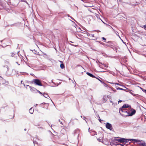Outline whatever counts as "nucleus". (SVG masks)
I'll list each match as a JSON object with an SVG mask.
<instances>
[{
    "instance_id": "f257e3e1",
    "label": "nucleus",
    "mask_w": 146,
    "mask_h": 146,
    "mask_svg": "<svg viewBox=\"0 0 146 146\" xmlns=\"http://www.w3.org/2000/svg\"><path fill=\"white\" fill-rule=\"evenodd\" d=\"M132 111L130 113V112L127 111V110H119V112L123 116L127 117L132 116L135 114L136 113V111L133 109H132Z\"/></svg>"
},
{
    "instance_id": "f03ea898",
    "label": "nucleus",
    "mask_w": 146,
    "mask_h": 146,
    "mask_svg": "<svg viewBox=\"0 0 146 146\" xmlns=\"http://www.w3.org/2000/svg\"><path fill=\"white\" fill-rule=\"evenodd\" d=\"M134 141L135 142L138 143L137 144V146H146V144L144 141H141L140 140L134 139L130 140Z\"/></svg>"
},
{
    "instance_id": "7ed1b4c3",
    "label": "nucleus",
    "mask_w": 146,
    "mask_h": 146,
    "mask_svg": "<svg viewBox=\"0 0 146 146\" xmlns=\"http://www.w3.org/2000/svg\"><path fill=\"white\" fill-rule=\"evenodd\" d=\"M32 83H34L35 85L39 86H42V84L41 81L38 79H34L32 81Z\"/></svg>"
},
{
    "instance_id": "20e7f679",
    "label": "nucleus",
    "mask_w": 146,
    "mask_h": 146,
    "mask_svg": "<svg viewBox=\"0 0 146 146\" xmlns=\"http://www.w3.org/2000/svg\"><path fill=\"white\" fill-rule=\"evenodd\" d=\"M95 31H92L90 33H88V36L92 38V39H94L96 38L95 36H94V34L93 33V32H95Z\"/></svg>"
},
{
    "instance_id": "39448f33",
    "label": "nucleus",
    "mask_w": 146,
    "mask_h": 146,
    "mask_svg": "<svg viewBox=\"0 0 146 146\" xmlns=\"http://www.w3.org/2000/svg\"><path fill=\"white\" fill-rule=\"evenodd\" d=\"M106 127L111 131L112 129V127L111 125L109 123H107L106 125Z\"/></svg>"
},
{
    "instance_id": "423d86ee",
    "label": "nucleus",
    "mask_w": 146,
    "mask_h": 146,
    "mask_svg": "<svg viewBox=\"0 0 146 146\" xmlns=\"http://www.w3.org/2000/svg\"><path fill=\"white\" fill-rule=\"evenodd\" d=\"M127 140V139L124 138H121L120 139H118L117 141L120 143H123L127 142L128 141V140Z\"/></svg>"
},
{
    "instance_id": "0eeeda50",
    "label": "nucleus",
    "mask_w": 146,
    "mask_h": 146,
    "mask_svg": "<svg viewBox=\"0 0 146 146\" xmlns=\"http://www.w3.org/2000/svg\"><path fill=\"white\" fill-rule=\"evenodd\" d=\"M129 106L128 104H124L119 109V110H127L126 108H129Z\"/></svg>"
},
{
    "instance_id": "6e6552de",
    "label": "nucleus",
    "mask_w": 146,
    "mask_h": 146,
    "mask_svg": "<svg viewBox=\"0 0 146 146\" xmlns=\"http://www.w3.org/2000/svg\"><path fill=\"white\" fill-rule=\"evenodd\" d=\"M86 74L87 75H88L89 76L91 77H92V78H96L91 73H90L89 72H87Z\"/></svg>"
},
{
    "instance_id": "1a4fd4ad",
    "label": "nucleus",
    "mask_w": 146,
    "mask_h": 146,
    "mask_svg": "<svg viewBox=\"0 0 146 146\" xmlns=\"http://www.w3.org/2000/svg\"><path fill=\"white\" fill-rule=\"evenodd\" d=\"M60 62L62 63L60 65V67L62 69L64 68H65L64 65L63 64H62V62L61 61H60Z\"/></svg>"
},
{
    "instance_id": "9d476101",
    "label": "nucleus",
    "mask_w": 146,
    "mask_h": 146,
    "mask_svg": "<svg viewBox=\"0 0 146 146\" xmlns=\"http://www.w3.org/2000/svg\"><path fill=\"white\" fill-rule=\"evenodd\" d=\"M34 111L33 109H32V108H31L29 110V112L31 114H32L33 113Z\"/></svg>"
},
{
    "instance_id": "9b49d317",
    "label": "nucleus",
    "mask_w": 146,
    "mask_h": 146,
    "mask_svg": "<svg viewBox=\"0 0 146 146\" xmlns=\"http://www.w3.org/2000/svg\"><path fill=\"white\" fill-rule=\"evenodd\" d=\"M44 96L45 98H48V97H49V96L47 94H45V93H44Z\"/></svg>"
},
{
    "instance_id": "f8f14e48",
    "label": "nucleus",
    "mask_w": 146,
    "mask_h": 146,
    "mask_svg": "<svg viewBox=\"0 0 146 146\" xmlns=\"http://www.w3.org/2000/svg\"><path fill=\"white\" fill-rule=\"evenodd\" d=\"M15 54L13 53H11L10 54V56L13 57H15Z\"/></svg>"
},
{
    "instance_id": "ddd939ff",
    "label": "nucleus",
    "mask_w": 146,
    "mask_h": 146,
    "mask_svg": "<svg viewBox=\"0 0 146 146\" xmlns=\"http://www.w3.org/2000/svg\"><path fill=\"white\" fill-rule=\"evenodd\" d=\"M143 28L145 30H146V25L143 26Z\"/></svg>"
},
{
    "instance_id": "4468645a",
    "label": "nucleus",
    "mask_w": 146,
    "mask_h": 146,
    "mask_svg": "<svg viewBox=\"0 0 146 146\" xmlns=\"http://www.w3.org/2000/svg\"><path fill=\"white\" fill-rule=\"evenodd\" d=\"M102 39L104 40H106V39L104 37H102Z\"/></svg>"
},
{
    "instance_id": "2eb2a0df",
    "label": "nucleus",
    "mask_w": 146,
    "mask_h": 146,
    "mask_svg": "<svg viewBox=\"0 0 146 146\" xmlns=\"http://www.w3.org/2000/svg\"><path fill=\"white\" fill-rule=\"evenodd\" d=\"M33 143L34 144L36 143V144H38V143H37V142L35 141H33Z\"/></svg>"
},
{
    "instance_id": "dca6fc26",
    "label": "nucleus",
    "mask_w": 146,
    "mask_h": 146,
    "mask_svg": "<svg viewBox=\"0 0 146 146\" xmlns=\"http://www.w3.org/2000/svg\"><path fill=\"white\" fill-rule=\"evenodd\" d=\"M99 121L100 122H101L102 121V120L100 119V117H99Z\"/></svg>"
},
{
    "instance_id": "f3484780",
    "label": "nucleus",
    "mask_w": 146,
    "mask_h": 146,
    "mask_svg": "<svg viewBox=\"0 0 146 146\" xmlns=\"http://www.w3.org/2000/svg\"><path fill=\"white\" fill-rule=\"evenodd\" d=\"M5 84L6 85H7V84H8V82H5Z\"/></svg>"
},
{
    "instance_id": "a211bd4d",
    "label": "nucleus",
    "mask_w": 146,
    "mask_h": 146,
    "mask_svg": "<svg viewBox=\"0 0 146 146\" xmlns=\"http://www.w3.org/2000/svg\"><path fill=\"white\" fill-rule=\"evenodd\" d=\"M130 93L131 94H133V93H132V92L131 91H130Z\"/></svg>"
},
{
    "instance_id": "6ab92c4d",
    "label": "nucleus",
    "mask_w": 146,
    "mask_h": 146,
    "mask_svg": "<svg viewBox=\"0 0 146 146\" xmlns=\"http://www.w3.org/2000/svg\"><path fill=\"white\" fill-rule=\"evenodd\" d=\"M144 91L146 93V90H144Z\"/></svg>"
},
{
    "instance_id": "aec40b11",
    "label": "nucleus",
    "mask_w": 146,
    "mask_h": 146,
    "mask_svg": "<svg viewBox=\"0 0 146 146\" xmlns=\"http://www.w3.org/2000/svg\"><path fill=\"white\" fill-rule=\"evenodd\" d=\"M39 93L40 94H42L40 92V91H39Z\"/></svg>"
},
{
    "instance_id": "412c9836",
    "label": "nucleus",
    "mask_w": 146,
    "mask_h": 146,
    "mask_svg": "<svg viewBox=\"0 0 146 146\" xmlns=\"http://www.w3.org/2000/svg\"><path fill=\"white\" fill-rule=\"evenodd\" d=\"M103 99H104V100L105 101H106V100H105V98L104 97L103 98Z\"/></svg>"
},
{
    "instance_id": "4be33fe9",
    "label": "nucleus",
    "mask_w": 146,
    "mask_h": 146,
    "mask_svg": "<svg viewBox=\"0 0 146 146\" xmlns=\"http://www.w3.org/2000/svg\"><path fill=\"white\" fill-rule=\"evenodd\" d=\"M96 78L98 80H100V81H101V80H100L98 78Z\"/></svg>"
},
{
    "instance_id": "5701e85b",
    "label": "nucleus",
    "mask_w": 146,
    "mask_h": 146,
    "mask_svg": "<svg viewBox=\"0 0 146 146\" xmlns=\"http://www.w3.org/2000/svg\"><path fill=\"white\" fill-rule=\"evenodd\" d=\"M119 102H121V100L119 101Z\"/></svg>"
},
{
    "instance_id": "b1692460",
    "label": "nucleus",
    "mask_w": 146,
    "mask_h": 146,
    "mask_svg": "<svg viewBox=\"0 0 146 146\" xmlns=\"http://www.w3.org/2000/svg\"><path fill=\"white\" fill-rule=\"evenodd\" d=\"M101 21H102L103 22V23H104V22H103V21H102V20H101Z\"/></svg>"
}]
</instances>
